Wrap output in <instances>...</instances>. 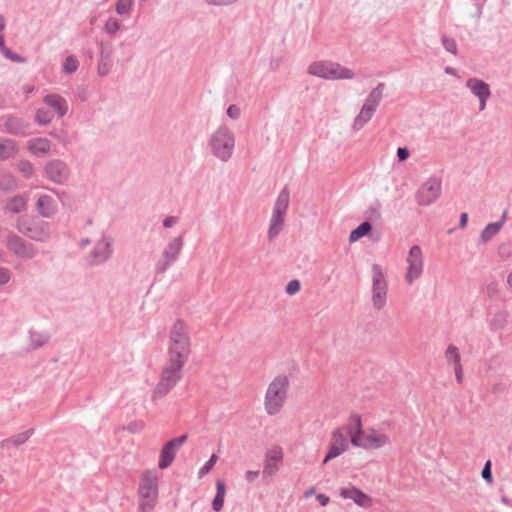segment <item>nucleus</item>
I'll use <instances>...</instances> for the list:
<instances>
[{
    "label": "nucleus",
    "instance_id": "obj_1",
    "mask_svg": "<svg viewBox=\"0 0 512 512\" xmlns=\"http://www.w3.org/2000/svg\"><path fill=\"white\" fill-rule=\"evenodd\" d=\"M190 353L187 327L182 320L178 319L170 330L167 361L152 392V401L164 398L182 379V370Z\"/></svg>",
    "mask_w": 512,
    "mask_h": 512
},
{
    "label": "nucleus",
    "instance_id": "obj_2",
    "mask_svg": "<svg viewBox=\"0 0 512 512\" xmlns=\"http://www.w3.org/2000/svg\"><path fill=\"white\" fill-rule=\"evenodd\" d=\"M208 144L215 158L228 162L234 153L235 134L226 124H221L211 134Z\"/></svg>",
    "mask_w": 512,
    "mask_h": 512
},
{
    "label": "nucleus",
    "instance_id": "obj_3",
    "mask_svg": "<svg viewBox=\"0 0 512 512\" xmlns=\"http://www.w3.org/2000/svg\"><path fill=\"white\" fill-rule=\"evenodd\" d=\"M289 389V379L286 375L276 376L268 385L264 406L268 415H276L283 407Z\"/></svg>",
    "mask_w": 512,
    "mask_h": 512
},
{
    "label": "nucleus",
    "instance_id": "obj_4",
    "mask_svg": "<svg viewBox=\"0 0 512 512\" xmlns=\"http://www.w3.org/2000/svg\"><path fill=\"white\" fill-rule=\"evenodd\" d=\"M307 72L312 76L331 81L350 80L355 77V73L351 69L329 60L312 62L308 66Z\"/></svg>",
    "mask_w": 512,
    "mask_h": 512
},
{
    "label": "nucleus",
    "instance_id": "obj_5",
    "mask_svg": "<svg viewBox=\"0 0 512 512\" xmlns=\"http://www.w3.org/2000/svg\"><path fill=\"white\" fill-rule=\"evenodd\" d=\"M17 230L29 239L46 242L51 237L50 224L28 215L20 216L16 221Z\"/></svg>",
    "mask_w": 512,
    "mask_h": 512
},
{
    "label": "nucleus",
    "instance_id": "obj_6",
    "mask_svg": "<svg viewBox=\"0 0 512 512\" xmlns=\"http://www.w3.org/2000/svg\"><path fill=\"white\" fill-rule=\"evenodd\" d=\"M139 494L143 498L140 509L143 512L154 508L158 496L157 477L152 471H145L139 482Z\"/></svg>",
    "mask_w": 512,
    "mask_h": 512
},
{
    "label": "nucleus",
    "instance_id": "obj_7",
    "mask_svg": "<svg viewBox=\"0 0 512 512\" xmlns=\"http://www.w3.org/2000/svg\"><path fill=\"white\" fill-rule=\"evenodd\" d=\"M184 246V236L179 235L172 238L165 246L159 259L155 264L157 275L164 274L179 258Z\"/></svg>",
    "mask_w": 512,
    "mask_h": 512
},
{
    "label": "nucleus",
    "instance_id": "obj_8",
    "mask_svg": "<svg viewBox=\"0 0 512 512\" xmlns=\"http://www.w3.org/2000/svg\"><path fill=\"white\" fill-rule=\"evenodd\" d=\"M4 243L9 252L23 260H31L38 254V249L34 244L15 233H9Z\"/></svg>",
    "mask_w": 512,
    "mask_h": 512
},
{
    "label": "nucleus",
    "instance_id": "obj_9",
    "mask_svg": "<svg viewBox=\"0 0 512 512\" xmlns=\"http://www.w3.org/2000/svg\"><path fill=\"white\" fill-rule=\"evenodd\" d=\"M388 284L382 268L378 264L372 266V303L380 310L386 304Z\"/></svg>",
    "mask_w": 512,
    "mask_h": 512
},
{
    "label": "nucleus",
    "instance_id": "obj_10",
    "mask_svg": "<svg viewBox=\"0 0 512 512\" xmlns=\"http://www.w3.org/2000/svg\"><path fill=\"white\" fill-rule=\"evenodd\" d=\"M43 176L54 184L64 185L70 179L71 169L65 161L52 159L44 165Z\"/></svg>",
    "mask_w": 512,
    "mask_h": 512
},
{
    "label": "nucleus",
    "instance_id": "obj_11",
    "mask_svg": "<svg viewBox=\"0 0 512 512\" xmlns=\"http://www.w3.org/2000/svg\"><path fill=\"white\" fill-rule=\"evenodd\" d=\"M441 194V180L436 177L427 179L416 193V201L421 206L433 204Z\"/></svg>",
    "mask_w": 512,
    "mask_h": 512
},
{
    "label": "nucleus",
    "instance_id": "obj_12",
    "mask_svg": "<svg viewBox=\"0 0 512 512\" xmlns=\"http://www.w3.org/2000/svg\"><path fill=\"white\" fill-rule=\"evenodd\" d=\"M112 239L103 235L94 245L88 256L89 266H99L106 263L113 255Z\"/></svg>",
    "mask_w": 512,
    "mask_h": 512
},
{
    "label": "nucleus",
    "instance_id": "obj_13",
    "mask_svg": "<svg viewBox=\"0 0 512 512\" xmlns=\"http://www.w3.org/2000/svg\"><path fill=\"white\" fill-rule=\"evenodd\" d=\"M408 270L405 275L406 281L411 284L413 281L420 277L423 271V256L422 250L418 245H413L407 257Z\"/></svg>",
    "mask_w": 512,
    "mask_h": 512
},
{
    "label": "nucleus",
    "instance_id": "obj_14",
    "mask_svg": "<svg viewBox=\"0 0 512 512\" xmlns=\"http://www.w3.org/2000/svg\"><path fill=\"white\" fill-rule=\"evenodd\" d=\"M186 440L187 435H182L173 438L169 440L167 443H165V445L161 449L158 461V467L160 469H166L172 464V462L175 459L177 450L181 447L182 444L185 443Z\"/></svg>",
    "mask_w": 512,
    "mask_h": 512
},
{
    "label": "nucleus",
    "instance_id": "obj_15",
    "mask_svg": "<svg viewBox=\"0 0 512 512\" xmlns=\"http://www.w3.org/2000/svg\"><path fill=\"white\" fill-rule=\"evenodd\" d=\"M4 131L16 137H26L32 134V125L29 120L9 115L4 121Z\"/></svg>",
    "mask_w": 512,
    "mask_h": 512
},
{
    "label": "nucleus",
    "instance_id": "obj_16",
    "mask_svg": "<svg viewBox=\"0 0 512 512\" xmlns=\"http://www.w3.org/2000/svg\"><path fill=\"white\" fill-rule=\"evenodd\" d=\"M465 86L479 100V111L485 110L491 96L489 84L477 77H470L466 80Z\"/></svg>",
    "mask_w": 512,
    "mask_h": 512
},
{
    "label": "nucleus",
    "instance_id": "obj_17",
    "mask_svg": "<svg viewBox=\"0 0 512 512\" xmlns=\"http://www.w3.org/2000/svg\"><path fill=\"white\" fill-rule=\"evenodd\" d=\"M349 447L347 437L342 433L341 429L337 428L332 432L331 442L328 452L323 460V464L328 463L330 460L340 456Z\"/></svg>",
    "mask_w": 512,
    "mask_h": 512
},
{
    "label": "nucleus",
    "instance_id": "obj_18",
    "mask_svg": "<svg viewBox=\"0 0 512 512\" xmlns=\"http://www.w3.org/2000/svg\"><path fill=\"white\" fill-rule=\"evenodd\" d=\"M339 494L342 498L350 499L360 507L367 508L371 505V498L353 485L340 488Z\"/></svg>",
    "mask_w": 512,
    "mask_h": 512
},
{
    "label": "nucleus",
    "instance_id": "obj_19",
    "mask_svg": "<svg viewBox=\"0 0 512 512\" xmlns=\"http://www.w3.org/2000/svg\"><path fill=\"white\" fill-rule=\"evenodd\" d=\"M283 459V451L280 446H275L266 453L263 476H273L278 471V463Z\"/></svg>",
    "mask_w": 512,
    "mask_h": 512
},
{
    "label": "nucleus",
    "instance_id": "obj_20",
    "mask_svg": "<svg viewBox=\"0 0 512 512\" xmlns=\"http://www.w3.org/2000/svg\"><path fill=\"white\" fill-rule=\"evenodd\" d=\"M36 211L43 218H53L58 212L56 201L47 194H41L36 201Z\"/></svg>",
    "mask_w": 512,
    "mask_h": 512
},
{
    "label": "nucleus",
    "instance_id": "obj_21",
    "mask_svg": "<svg viewBox=\"0 0 512 512\" xmlns=\"http://www.w3.org/2000/svg\"><path fill=\"white\" fill-rule=\"evenodd\" d=\"M28 151L36 157H44L51 150V142L44 137H36L28 140Z\"/></svg>",
    "mask_w": 512,
    "mask_h": 512
},
{
    "label": "nucleus",
    "instance_id": "obj_22",
    "mask_svg": "<svg viewBox=\"0 0 512 512\" xmlns=\"http://www.w3.org/2000/svg\"><path fill=\"white\" fill-rule=\"evenodd\" d=\"M509 321V313L506 309L498 310L490 314L488 324L491 331H501L506 328Z\"/></svg>",
    "mask_w": 512,
    "mask_h": 512
},
{
    "label": "nucleus",
    "instance_id": "obj_23",
    "mask_svg": "<svg viewBox=\"0 0 512 512\" xmlns=\"http://www.w3.org/2000/svg\"><path fill=\"white\" fill-rule=\"evenodd\" d=\"M43 101L47 106L52 108L60 118L68 111L67 101L60 95L48 94L44 97Z\"/></svg>",
    "mask_w": 512,
    "mask_h": 512
},
{
    "label": "nucleus",
    "instance_id": "obj_24",
    "mask_svg": "<svg viewBox=\"0 0 512 512\" xmlns=\"http://www.w3.org/2000/svg\"><path fill=\"white\" fill-rule=\"evenodd\" d=\"M384 89L385 84L383 82L378 83L377 86L373 88L366 97L363 107L371 109L372 111L376 112L377 107L379 106L383 98Z\"/></svg>",
    "mask_w": 512,
    "mask_h": 512
},
{
    "label": "nucleus",
    "instance_id": "obj_25",
    "mask_svg": "<svg viewBox=\"0 0 512 512\" xmlns=\"http://www.w3.org/2000/svg\"><path fill=\"white\" fill-rule=\"evenodd\" d=\"M506 217L507 211H504L501 218L498 221L487 224L481 232L480 241L482 243H485L492 239L503 227Z\"/></svg>",
    "mask_w": 512,
    "mask_h": 512
},
{
    "label": "nucleus",
    "instance_id": "obj_26",
    "mask_svg": "<svg viewBox=\"0 0 512 512\" xmlns=\"http://www.w3.org/2000/svg\"><path fill=\"white\" fill-rule=\"evenodd\" d=\"M19 149L15 140L0 138V161L8 160L18 153Z\"/></svg>",
    "mask_w": 512,
    "mask_h": 512
},
{
    "label": "nucleus",
    "instance_id": "obj_27",
    "mask_svg": "<svg viewBox=\"0 0 512 512\" xmlns=\"http://www.w3.org/2000/svg\"><path fill=\"white\" fill-rule=\"evenodd\" d=\"M290 201V192L287 186H285L278 194L275 201L272 214L285 216Z\"/></svg>",
    "mask_w": 512,
    "mask_h": 512
},
{
    "label": "nucleus",
    "instance_id": "obj_28",
    "mask_svg": "<svg viewBox=\"0 0 512 512\" xmlns=\"http://www.w3.org/2000/svg\"><path fill=\"white\" fill-rule=\"evenodd\" d=\"M365 444H363V448H381L388 443V438L384 434H379L375 430H372L370 433L364 436Z\"/></svg>",
    "mask_w": 512,
    "mask_h": 512
},
{
    "label": "nucleus",
    "instance_id": "obj_29",
    "mask_svg": "<svg viewBox=\"0 0 512 512\" xmlns=\"http://www.w3.org/2000/svg\"><path fill=\"white\" fill-rule=\"evenodd\" d=\"M27 199L22 195H15L9 198L5 205L6 212L19 214L26 210Z\"/></svg>",
    "mask_w": 512,
    "mask_h": 512
},
{
    "label": "nucleus",
    "instance_id": "obj_30",
    "mask_svg": "<svg viewBox=\"0 0 512 512\" xmlns=\"http://www.w3.org/2000/svg\"><path fill=\"white\" fill-rule=\"evenodd\" d=\"M34 434V429H28L22 433H19L15 436L3 439L0 442V448H8L9 445L20 446L24 444L32 435Z\"/></svg>",
    "mask_w": 512,
    "mask_h": 512
},
{
    "label": "nucleus",
    "instance_id": "obj_31",
    "mask_svg": "<svg viewBox=\"0 0 512 512\" xmlns=\"http://www.w3.org/2000/svg\"><path fill=\"white\" fill-rule=\"evenodd\" d=\"M111 51L101 50L97 66L99 76H106L111 69Z\"/></svg>",
    "mask_w": 512,
    "mask_h": 512
},
{
    "label": "nucleus",
    "instance_id": "obj_32",
    "mask_svg": "<svg viewBox=\"0 0 512 512\" xmlns=\"http://www.w3.org/2000/svg\"><path fill=\"white\" fill-rule=\"evenodd\" d=\"M226 493V485L224 481L217 480L216 481V495L212 502V508L214 511H220L224 505V498Z\"/></svg>",
    "mask_w": 512,
    "mask_h": 512
},
{
    "label": "nucleus",
    "instance_id": "obj_33",
    "mask_svg": "<svg viewBox=\"0 0 512 512\" xmlns=\"http://www.w3.org/2000/svg\"><path fill=\"white\" fill-rule=\"evenodd\" d=\"M284 224V216L272 214L270 218V225L268 229V239L273 240L282 230Z\"/></svg>",
    "mask_w": 512,
    "mask_h": 512
},
{
    "label": "nucleus",
    "instance_id": "obj_34",
    "mask_svg": "<svg viewBox=\"0 0 512 512\" xmlns=\"http://www.w3.org/2000/svg\"><path fill=\"white\" fill-rule=\"evenodd\" d=\"M29 337H30V348L34 349V350L44 346L50 339L49 333L37 332V331H33V330L29 331Z\"/></svg>",
    "mask_w": 512,
    "mask_h": 512
},
{
    "label": "nucleus",
    "instance_id": "obj_35",
    "mask_svg": "<svg viewBox=\"0 0 512 512\" xmlns=\"http://www.w3.org/2000/svg\"><path fill=\"white\" fill-rule=\"evenodd\" d=\"M374 113L375 112L372 111L371 109H367L362 106L359 114L354 119L353 129L360 130L366 123H368L372 119Z\"/></svg>",
    "mask_w": 512,
    "mask_h": 512
},
{
    "label": "nucleus",
    "instance_id": "obj_36",
    "mask_svg": "<svg viewBox=\"0 0 512 512\" xmlns=\"http://www.w3.org/2000/svg\"><path fill=\"white\" fill-rule=\"evenodd\" d=\"M372 229V225L368 221L362 222L359 226H357L354 230L351 231L349 235V241L355 242L360 238L366 236Z\"/></svg>",
    "mask_w": 512,
    "mask_h": 512
},
{
    "label": "nucleus",
    "instance_id": "obj_37",
    "mask_svg": "<svg viewBox=\"0 0 512 512\" xmlns=\"http://www.w3.org/2000/svg\"><path fill=\"white\" fill-rule=\"evenodd\" d=\"M445 359L447 363L452 364L453 367L462 365L459 349L453 344L448 345L445 351Z\"/></svg>",
    "mask_w": 512,
    "mask_h": 512
},
{
    "label": "nucleus",
    "instance_id": "obj_38",
    "mask_svg": "<svg viewBox=\"0 0 512 512\" xmlns=\"http://www.w3.org/2000/svg\"><path fill=\"white\" fill-rule=\"evenodd\" d=\"M349 421L350 423L347 428L349 435L354 433L363 434L361 417L359 414H351Z\"/></svg>",
    "mask_w": 512,
    "mask_h": 512
},
{
    "label": "nucleus",
    "instance_id": "obj_39",
    "mask_svg": "<svg viewBox=\"0 0 512 512\" xmlns=\"http://www.w3.org/2000/svg\"><path fill=\"white\" fill-rule=\"evenodd\" d=\"M79 67V61L74 55H68L62 64V69L67 74H72L77 71Z\"/></svg>",
    "mask_w": 512,
    "mask_h": 512
},
{
    "label": "nucleus",
    "instance_id": "obj_40",
    "mask_svg": "<svg viewBox=\"0 0 512 512\" xmlns=\"http://www.w3.org/2000/svg\"><path fill=\"white\" fill-rule=\"evenodd\" d=\"M17 169L26 179H30L34 174V166L29 160H20L17 163Z\"/></svg>",
    "mask_w": 512,
    "mask_h": 512
},
{
    "label": "nucleus",
    "instance_id": "obj_41",
    "mask_svg": "<svg viewBox=\"0 0 512 512\" xmlns=\"http://www.w3.org/2000/svg\"><path fill=\"white\" fill-rule=\"evenodd\" d=\"M134 4V0H118L115 5V11L119 15H127Z\"/></svg>",
    "mask_w": 512,
    "mask_h": 512
},
{
    "label": "nucleus",
    "instance_id": "obj_42",
    "mask_svg": "<svg viewBox=\"0 0 512 512\" xmlns=\"http://www.w3.org/2000/svg\"><path fill=\"white\" fill-rule=\"evenodd\" d=\"M441 42H442V45H443L444 49L447 52H449V53H451L453 55H457V51H458L457 43H456L454 38L448 37L446 35H442Z\"/></svg>",
    "mask_w": 512,
    "mask_h": 512
},
{
    "label": "nucleus",
    "instance_id": "obj_43",
    "mask_svg": "<svg viewBox=\"0 0 512 512\" xmlns=\"http://www.w3.org/2000/svg\"><path fill=\"white\" fill-rule=\"evenodd\" d=\"M16 187V181L12 175L4 174L0 176V190H11Z\"/></svg>",
    "mask_w": 512,
    "mask_h": 512
},
{
    "label": "nucleus",
    "instance_id": "obj_44",
    "mask_svg": "<svg viewBox=\"0 0 512 512\" xmlns=\"http://www.w3.org/2000/svg\"><path fill=\"white\" fill-rule=\"evenodd\" d=\"M120 27H121L120 20L111 17L106 21L104 29H105L106 33H108L109 35H114L120 30Z\"/></svg>",
    "mask_w": 512,
    "mask_h": 512
},
{
    "label": "nucleus",
    "instance_id": "obj_45",
    "mask_svg": "<svg viewBox=\"0 0 512 512\" xmlns=\"http://www.w3.org/2000/svg\"><path fill=\"white\" fill-rule=\"evenodd\" d=\"M51 120H52V115L50 114V112L43 110V109H38L36 111L35 121L38 124L47 125L51 122Z\"/></svg>",
    "mask_w": 512,
    "mask_h": 512
},
{
    "label": "nucleus",
    "instance_id": "obj_46",
    "mask_svg": "<svg viewBox=\"0 0 512 512\" xmlns=\"http://www.w3.org/2000/svg\"><path fill=\"white\" fill-rule=\"evenodd\" d=\"M217 459L218 458H217L216 454H212L211 455L209 460L199 469L198 475H199L200 478L210 472V470L216 464Z\"/></svg>",
    "mask_w": 512,
    "mask_h": 512
},
{
    "label": "nucleus",
    "instance_id": "obj_47",
    "mask_svg": "<svg viewBox=\"0 0 512 512\" xmlns=\"http://www.w3.org/2000/svg\"><path fill=\"white\" fill-rule=\"evenodd\" d=\"M300 288H301L300 281L297 279H293L288 282V284L286 285L285 291L289 295H294L295 293H297L300 290Z\"/></svg>",
    "mask_w": 512,
    "mask_h": 512
},
{
    "label": "nucleus",
    "instance_id": "obj_48",
    "mask_svg": "<svg viewBox=\"0 0 512 512\" xmlns=\"http://www.w3.org/2000/svg\"><path fill=\"white\" fill-rule=\"evenodd\" d=\"M2 55L15 63H24L26 61L23 56L14 53L10 49H5V52Z\"/></svg>",
    "mask_w": 512,
    "mask_h": 512
},
{
    "label": "nucleus",
    "instance_id": "obj_49",
    "mask_svg": "<svg viewBox=\"0 0 512 512\" xmlns=\"http://www.w3.org/2000/svg\"><path fill=\"white\" fill-rule=\"evenodd\" d=\"M12 273L6 267H0V286L6 285L11 280Z\"/></svg>",
    "mask_w": 512,
    "mask_h": 512
},
{
    "label": "nucleus",
    "instance_id": "obj_50",
    "mask_svg": "<svg viewBox=\"0 0 512 512\" xmlns=\"http://www.w3.org/2000/svg\"><path fill=\"white\" fill-rule=\"evenodd\" d=\"M240 115H241V110L240 108L235 105V104H231L228 108H227V116L233 120H237L240 118Z\"/></svg>",
    "mask_w": 512,
    "mask_h": 512
},
{
    "label": "nucleus",
    "instance_id": "obj_51",
    "mask_svg": "<svg viewBox=\"0 0 512 512\" xmlns=\"http://www.w3.org/2000/svg\"><path fill=\"white\" fill-rule=\"evenodd\" d=\"M364 436H365L364 433L363 434H358V433L351 434L350 437H351L352 445L355 447L363 448V444H365Z\"/></svg>",
    "mask_w": 512,
    "mask_h": 512
},
{
    "label": "nucleus",
    "instance_id": "obj_52",
    "mask_svg": "<svg viewBox=\"0 0 512 512\" xmlns=\"http://www.w3.org/2000/svg\"><path fill=\"white\" fill-rule=\"evenodd\" d=\"M482 477L487 482H492V473H491V462L487 461L482 469Z\"/></svg>",
    "mask_w": 512,
    "mask_h": 512
},
{
    "label": "nucleus",
    "instance_id": "obj_53",
    "mask_svg": "<svg viewBox=\"0 0 512 512\" xmlns=\"http://www.w3.org/2000/svg\"><path fill=\"white\" fill-rule=\"evenodd\" d=\"M239 0H206L207 4L212 6H229L237 3Z\"/></svg>",
    "mask_w": 512,
    "mask_h": 512
},
{
    "label": "nucleus",
    "instance_id": "obj_54",
    "mask_svg": "<svg viewBox=\"0 0 512 512\" xmlns=\"http://www.w3.org/2000/svg\"><path fill=\"white\" fill-rule=\"evenodd\" d=\"M410 156V151L407 147H399L397 149V158L399 161H405Z\"/></svg>",
    "mask_w": 512,
    "mask_h": 512
},
{
    "label": "nucleus",
    "instance_id": "obj_55",
    "mask_svg": "<svg viewBox=\"0 0 512 512\" xmlns=\"http://www.w3.org/2000/svg\"><path fill=\"white\" fill-rule=\"evenodd\" d=\"M177 222H178V217H176V216H167V217L163 220V226H164L165 228H171V227H173Z\"/></svg>",
    "mask_w": 512,
    "mask_h": 512
},
{
    "label": "nucleus",
    "instance_id": "obj_56",
    "mask_svg": "<svg viewBox=\"0 0 512 512\" xmlns=\"http://www.w3.org/2000/svg\"><path fill=\"white\" fill-rule=\"evenodd\" d=\"M453 369H454L455 378H456L457 383L462 384L463 383V367H462V365L453 367Z\"/></svg>",
    "mask_w": 512,
    "mask_h": 512
},
{
    "label": "nucleus",
    "instance_id": "obj_57",
    "mask_svg": "<svg viewBox=\"0 0 512 512\" xmlns=\"http://www.w3.org/2000/svg\"><path fill=\"white\" fill-rule=\"evenodd\" d=\"M316 499H317V501L319 502V504H320L321 506H326V505H328V503H329V501H330V498H329L327 495L322 494V493L318 494V495L316 496Z\"/></svg>",
    "mask_w": 512,
    "mask_h": 512
},
{
    "label": "nucleus",
    "instance_id": "obj_58",
    "mask_svg": "<svg viewBox=\"0 0 512 512\" xmlns=\"http://www.w3.org/2000/svg\"><path fill=\"white\" fill-rule=\"evenodd\" d=\"M259 476V471L249 470L245 473V479L249 482H253Z\"/></svg>",
    "mask_w": 512,
    "mask_h": 512
},
{
    "label": "nucleus",
    "instance_id": "obj_59",
    "mask_svg": "<svg viewBox=\"0 0 512 512\" xmlns=\"http://www.w3.org/2000/svg\"><path fill=\"white\" fill-rule=\"evenodd\" d=\"M505 385L502 383H496L492 386V393L498 394L505 390Z\"/></svg>",
    "mask_w": 512,
    "mask_h": 512
},
{
    "label": "nucleus",
    "instance_id": "obj_60",
    "mask_svg": "<svg viewBox=\"0 0 512 512\" xmlns=\"http://www.w3.org/2000/svg\"><path fill=\"white\" fill-rule=\"evenodd\" d=\"M467 222H468V214L467 213H462L460 215L459 227L460 228H464L467 225Z\"/></svg>",
    "mask_w": 512,
    "mask_h": 512
},
{
    "label": "nucleus",
    "instance_id": "obj_61",
    "mask_svg": "<svg viewBox=\"0 0 512 512\" xmlns=\"http://www.w3.org/2000/svg\"><path fill=\"white\" fill-rule=\"evenodd\" d=\"M369 213H370V217H371V218H374V219H376V220L380 219V217H381V214H380V212H379L378 208H373V207H371V208L369 209Z\"/></svg>",
    "mask_w": 512,
    "mask_h": 512
},
{
    "label": "nucleus",
    "instance_id": "obj_62",
    "mask_svg": "<svg viewBox=\"0 0 512 512\" xmlns=\"http://www.w3.org/2000/svg\"><path fill=\"white\" fill-rule=\"evenodd\" d=\"M5 49H8V48L5 46L3 34H0V52H1V54H3L5 52Z\"/></svg>",
    "mask_w": 512,
    "mask_h": 512
},
{
    "label": "nucleus",
    "instance_id": "obj_63",
    "mask_svg": "<svg viewBox=\"0 0 512 512\" xmlns=\"http://www.w3.org/2000/svg\"><path fill=\"white\" fill-rule=\"evenodd\" d=\"M444 71H445L446 74H449V75H452V76L456 75V69L453 68V67L446 66Z\"/></svg>",
    "mask_w": 512,
    "mask_h": 512
},
{
    "label": "nucleus",
    "instance_id": "obj_64",
    "mask_svg": "<svg viewBox=\"0 0 512 512\" xmlns=\"http://www.w3.org/2000/svg\"><path fill=\"white\" fill-rule=\"evenodd\" d=\"M507 284L510 287V289L512 290V271L508 274Z\"/></svg>",
    "mask_w": 512,
    "mask_h": 512
}]
</instances>
